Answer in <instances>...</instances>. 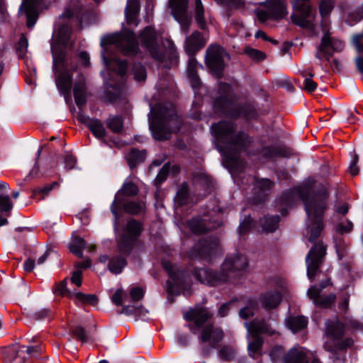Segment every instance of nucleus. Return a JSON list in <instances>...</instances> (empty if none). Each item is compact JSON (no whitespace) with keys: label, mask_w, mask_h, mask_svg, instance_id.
Instances as JSON below:
<instances>
[{"label":"nucleus","mask_w":363,"mask_h":363,"mask_svg":"<svg viewBox=\"0 0 363 363\" xmlns=\"http://www.w3.org/2000/svg\"><path fill=\"white\" fill-rule=\"evenodd\" d=\"M313 192L309 184H304L298 188L291 189L284 192L281 196V201L284 205L291 206L296 198L301 199L305 205V210L311 222L308 225L310 235L308 240L313 242L320 235L323 229V218L328 208L329 193L325 186Z\"/></svg>","instance_id":"nucleus-1"},{"label":"nucleus","mask_w":363,"mask_h":363,"mask_svg":"<svg viewBox=\"0 0 363 363\" xmlns=\"http://www.w3.org/2000/svg\"><path fill=\"white\" fill-rule=\"evenodd\" d=\"M211 130L216 147L223 155L226 165L236 171L242 170L244 163L240 158V152L250 145V138L245 132L238 130L230 121H220L212 125Z\"/></svg>","instance_id":"nucleus-2"},{"label":"nucleus","mask_w":363,"mask_h":363,"mask_svg":"<svg viewBox=\"0 0 363 363\" xmlns=\"http://www.w3.org/2000/svg\"><path fill=\"white\" fill-rule=\"evenodd\" d=\"M211 317V313L205 308H192L184 315L186 320L193 321L192 324L189 325L190 331L195 335L199 331V340L201 343L215 347L223 338L224 333L221 328L212 324L204 325Z\"/></svg>","instance_id":"nucleus-3"},{"label":"nucleus","mask_w":363,"mask_h":363,"mask_svg":"<svg viewBox=\"0 0 363 363\" xmlns=\"http://www.w3.org/2000/svg\"><path fill=\"white\" fill-rule=\"evenodd\" d=\"M181 118L172 104L160 106L150 123L152 134L156 140H167L172 133L179 130Z\"/></svg>","instance_id":"nucleus-4"},{"label":"nucleus","mask_w":363,"mask_h":363,"mask_svg":"<svg viewBox=\"0 0 363 363\" xmlns=\"http://www.w3.org/2000/svg\"><path fill=\"white\" fill-rule=\"evenodd\" d=\"M219 96L214 101V108L231 118L244 116L246 118H253L257 116V111L254 105L245 104L242 106H235L232 103L231 88L224 82L218 86Z\"/></svg>","instance_id":"nucleus-5"},{"label":"nucleus","mask_w":363,"mask_h":363,"mask_svg":"<svg viewBox=\"0 0 363 363\" xmlns=\"http://www.w3.org/2000/svg\"><path fill=\"white\" fill-rule=\"evenodd\" d=\"M140 39L150 56L157 61H164L174 56L176 48L173 42L165 39L160 43L158 35L152 26H147L140 32Z\"/></svg>","instance_id":"nucleus-6"},{"label":"nucleus","mask_w":363,"mask_h":363,"mask_svg":"<svg viewBox=\"0 0 363 363\" xmlns=\"http://www.w3.org/2000/svg\"><path fill=\"white\" fill-rule=\"evenodd\" d=\"M53 66L58 72L56 77V85L63 94H67L72 86V73L69 72L65 55L52 45Z\"/></svg>","instance_id":"nucleus-7"},{"label":"nucleus","mask_w":363,"mask_h":363,"mask_svg":"<svg viewBox=\"0 0 363 363\" xmlns=\"http://www.w3.org/2000/svg\"><path fill=\"white\" fill-rule=\"evenodd\" d=\"M310 0H294L291 2L294 13L291 16L296 25L306 29H313L315 10L308 4Z\"/></svg>","instance_id":"nucleus-8"},{"label":"nucleus","mask_w":363,"mask_h":363,"mask_svg":"<svg viewBox=\"0 0 363 363\" xmlns=\"http://www.w3.org/2000/svg\"><path fill=\"white\" fill-rule=\"evenodd\" d=\"M247 331L250 333L252 340L248 344L250 354L253 356L257 352L263 343V339L259 335L260 333H266L270 335L276 333V330L267 325L264 320H253L251 323H245Z\"/></svg>","instance_id":"nucleus-9"},{"label":"nucleus","mask_w":363,"mask_h":363,"mask_svg":"<svg viewBox=\"0 0 363 363\" xmlns=\"http://www.w3.org/2000/svg\"><path fill=\"white\" fill-rule=\"evenodd\" d=\"M225 58L229 59V55L222 47L218 45H211L206 49V65L217 77H220L224 70Z\"/></svg>","instance_id":"nucleus-10"},{"label":"nucleus","mask_w":363,"mask_h":363,"mask_svg":"<svg viewBox=\"0 0 363 363\" xmlns=\"http://www.w3.org/2000/svg\"><path fill=\"white\" fill-rule=\"evenodd\" d=\"M101 45L104 44H117L124 55H135L138 50L135 35L133 32L126 31L123 35H112L101 40Z\"/></svg>","instance_id":"nucleus-11"},{"label":"nucleus","mask_w":363,"mask_h":363,"mask_svg":"<svg viewBox=\"0 0 363 363\" xmlns=\"http://www.w3.org/2000/svg\"><path fill=\"white\" fill-rule=\"evenodd\" d=\"M326 255V247L320 241L314 243L306 257L308 277L313 281Z\"/></svg>","instance_id":"nucleus-12"},{"label":"nucleus","mask_w":363,"mask_h":363,"mask_svg":"<svg viewBox=\"0 0 363 363\" xmlns=\"http://www.w3.org/2000/svg\"><path fill=\"white\" fill-rule=\"evenodd\" d=\"M72 16V13L67 10L60 16L58 21L56 23L57 30L55 31V39L51 45L52 51V45H55L58 53L62 51L65 55L64 48L70 40L72 28L67 23H64V19H69Z\"/></svg>","instance_id":"nucleus-13"},{"label":"nucleus","mask_w":363,"mask_h":363,"mask_svg":"<svg viewBox=\"0 0 363 363\" xmlns=\"http://www.w3.org/2000/svg\"><path fill=\"white\" fill-rule=\"evenodd\" d=\"M247 266V259L245 255L233 254L228 255L223 263L220 271L228 276V281L238 277Z\"/></svg>","instance_id":"nucleus-14"},{"label":"nucleus","mask_w":363,"mask_h":363,"mask_svg":"<svg viewBox=\"0 0 363 363\" xmlns=\"http://www.w3.org/2000/svg\"><path fill=\"white\" fill-rule=\"evenodd\" d=\"M266 8L267 10H259L257 13L261 22H264L270 18H282L288 14L286 5L281 0H267Z\"/></svg>","instance_id":"nucleus-15"},{"label":"nucleus","mask_w":363,"mask_h":363,"mask_svg":"<svg viewBox=\"0 0 363 363\" xmlns=\"http://www.w3.org/2000/svg\"><path fill=\"white\" fill-rule=\"evenodd\" d=\"M174 18L181 25L183 31L187 33L191 19L186 13L189 0H169Z\"/></svg>","instance_id":"nucleus-16"},{"label":"nucleus","mask_w":363,"mask_h":363,"mask_svg":"<svg viewBox=\"0 0 363 363\" xmlns=\"http://www.w3.org/2000/svg\"><path fill=\"white\" fill-rule=\"evenodd\" d=\"M194 276L200 282L213 286L228 281V276L220 270L213 272L208 269L201 268L195 270Z\"/></svg>","instance_id":"nucleus-17"},{"label":"nucleus","mask_w":363,"mask_h":363,"mask_svg":"<svg viewBox=\"0 0 363 363\" xmlns=\"http://www.w3.org/2000/svg\"><path fill=\"white\" fill-rule=\"evenodd\" d=\"M207 43L206 37L200 32L195 30L186 36L184 50L188 55H195L196 53L205 47Z\"/></svg>","instance_id":"nucleus-18"},{"label":"nucleus","mask_w":363,"mask_h":363,"mask_svg":"<svg viewBox=\"0 0 363 363\" xmlns=\"http://www.w3.org/2000/svg\"><path fill=\"white\" fill-rule=\"evenodd\" d=\"M220 225V222L211 221L207 216L193 218L189 221V226L194 234H201Z\"/></svg>","instance_id":"nucleus-19"},{"label":"nucleus","mask_w":363,"mask_h":363,"mask_svg":"<svg viewBox=\"0 0 363 363\" xmlns=\"http://www.w3.org/2000/svg\"><path fill=\"white\" fill-rule=\"evenodd\" d=\"M307 294L309 298L313 301L315 305L323 308H328L331 306L336 298V296L334 294L322 296L320 295V289L316 286H311L308 290Z\"/></svg>","instance_id":"nucleus-20"},{"label":"nucleus","mask_w":363,"mask_h":363,"mask_svg":"<svg viewBox=\"0 0 363 363\" xmlns=\"http://www.w3.org/2000/svg\"><path fill=\"white\" fill-rule=\"evenodd\" d=\"M199 255L204 258L211 257L219 250V240L216 238H209L202 240L196 247Z\"/></svg>","instance_id":"nucleus-21"},{"label":"nucleus","mask_w":363,"mask_h":363,"mask_svg":"<svg viewBox=\"0 0 363 363\" xmlns=\"http://www.w3.org/2000/svg\"><path fill=\"white\" fill-rule=\"evenodd\" d=\"M42 0H24L21 9H24L27 18V26L32 28L38 18V9Z\"/></svg>","instance_id":"nucleus-22"},{"label":"nucleus","mask_w":363,"mask_h":363,"mask_svg":"<svg viewBox=\"0 0 363 363\" xmlns=\"http://www.w3.org/2000/svg\"><path fill=\"white\" fill-rule=\"evenodd\" d=\"M286 363H321L318 359L309 360L302 347H294L289 350Z\"/></svg>","instance_id":"nucleus-23"},{"label":"nucleus","mask_w":363,"mask_h":363,"mask_svg":"<svg viewBox=\"0 0 363 363\" xmlns=\"http://www.w3.org/2000/svg\"><path fill=\"white\" fill-rule=\"evenodd\" d=\"M325 334L333 342L340 340L344 335V325L338 320H328L325 323Z\"/></svg>","instance_id":"nucleus-24"},{"label":"nucleus","mask_w":363,"mask_h":363,"mask_svg":"<svg viewBox=\"0 0 363 363\" xmlns=\"http://www.w3.org/2000/svg\"><path fill=\"white\" fill-rule=\"evenodd\" d=\"M189 62L187 66V77L191 86L194 89L197 88L200 85V79L197 74V69L199 67H202L196 61L194 55H189Z\"/></svg>","instance_id":"nucleus-25"},{"label":"nucleus","mask_w":363,"mask_h":363,"mask_svg":"<svg viewBox=\"0 0 363 363\" xmlns=\"http://www.w3.org/2000/svg\"><path fill=\"white\" fill-rule=\"evenodd\" d=\"M74 96L76 104L79 108L86 102V91L85 79L84 77H79L74 86Z\"/></svg>","instance_id":"nucleus-26"},{"label":"nucleus","mask_w":363,"mask_h":363,"mask_svg":"<svg viewBox=\"0 0 363 363\" xmlns=\"http://www.w3.org/2000/svg\"><path fill=\"white\" fill-rule=\"evenodd\" d=\"M139 0H128L127 6L125 10V13L127 22L129 25H138V15L139 13Z\"/></svg>","instance_id":"nucleus-27"},{"label":"nucleus","mask_w":363,"mask_h":363,"mask_svg":"<svg viewBox=\"0 0 363 363\" xmlns=\"http://www.w3.org/2000/svg\"><path fill=\"white\" fill-rule=\"evenodd\" d=\"M281 295L279 292L269 291L262 294L259 298V302L262 307L271 309L277 307L281 303Z\"/></svg>","instance_id":"nucleus-28"},{"label":"nucleus","mask_w":363,"mask_h":363,"mask_svg":"<svg viewBox=\"0 0 363 363\" xmlns=\"http://www.w3.org/2000/svg\"><path fill=\"white\" fill-rule=\"evenodd\" d=\"M274 186L272 181L268 179H257L255 182V194H257V201L259 202L264 199L265 196L270 191Z\"/></svg>","instance_id":"nucleus-29"},{"label":"nucleus","mask_w":363,"mask_h":363,"mask_svg":"<svg viewBox=\"0 0 363 363\" xmlns=\"http://www.w3.org/2000/svg\"><path fill=\"white\" fill-rule=\"evenodd\" d=\"M142 230L143 225L141 223L135 219H130L124 227L123 234L138 240L142 233Z\"/></svg>","instance_id":"nucleus-30"},{"label":"nucleus","mask_w":363,"mask_h":363,"mask_svg":"<svg viewBox=\"0 0 363 363\" xmlns=\"http://www.w3.org/2000/svg\"><path fill=\"white\" fill-rule=\"evenodd\" d=\"M138 240L123 234L118 242V247L121 252L125 255L130 254Z\"/></svg>","instance_id":"nucleus-31"},{"label":"nucleus","mask_w":363,"mask_h":363,"mask_svg":"<svg viewBox=\"0 0 363 363\" xmlns=\"http://www.w3.org/2000/svg\"><path fill=\"white\" fill-rule=\"evenodd\" d=\"M334 48V43L329 37V35L326 33L322 38L321 43L318 46V51L315 54V57L319 60H322L323 55H328L327 59L328 60L329 57L332 55L329 52V48Z\"/></svg>","instance_id":"nucleus-32"},{"label":"nucleus","mask_w":363,"mask_h":363,"mask_svg":"<svg viewBox=\"0 0 363 363\" xmlns=\"http://www.w3.org/2000/svg\"><path fill=\"white\" fill-rule=\"evenodd\" d=\"M307 319L303 316H291L286 319V325L294 333H296L306 327Z\"/></svg>","instance_id":"nucleus-33"},{"label":"nucleus","mask_w":363,"mask_h":363,"mask_svg":"<svg viewBox=\"0 0 363 363\" xmlns=\"http://www.w3.org/2000/svg\"><path fill=\"white\" fill-rule=\"evenodd\" d=\"M102 57L108 68L114 69L121 76L125 74L127 70V62L125 61L114 59L108 62L104 53H102Z\"/></svg>","instance_id":"nucleus-34"},{"label":"nucleus","mask_w":363,"mask_h":363,"mask_svg":"<svg viewBox=\"0 0 363 363\" xmlns=\"http://www.w3.org/2000/svg\"><path fill=\"white\" fill-rule=\"evenodd\" d=\"M279 221V216H265L260 220V225L264 231L272 233L277 228Z\"/></svg>","instance_id":"nucleus-35"},{"label":"nucleus","mask_w":363,"mask_h":363,"mask_svg":"<svg viewBox=\"0 0 363 363\" xmlns=\"http://www.w3.org/2000/svg\"><path fill=\"white\" fill-rule=\"evenodd\" d=\"M126 265L125 259L121 256L118 255L113 257L109 262L108 265V269L115 274H120L124 267Z\"/></svg>","instance_id":"nucleus-36"},{"label":"nucleus","mask_w":363,"mask_h":363,"mask_svg":"<svg viewBox=\"0 0 363 363\" xmlns=\"http://www.w3.org/2000/svg\"><path fill=\"white\" fill-rule=\"evenodd\" d=\"M353 340L352 338H346L342 342L336 341V342H326L324 344V348L330 352H335L338 350H343L346 347H349L353 345Z\"/></svg>","instance_id":"nucleus-37"},{"label":"nucleus","mask_w":363,"mask_h":363,"mask_svg":"<svg viewBox=\"0 0 363 363\" xmlns=\"http://www.w3.org/2000/svg\"><path fill=\"white\" fill-rule=\"evenodd\" d=\"M195 20L201 29H206V23L204 18V7L201 0H195Z\"/></svg>","instance_id":"nucleus-38"},{"label":"nucleus","mask_w":363,"mask_h":363,"mask_svg":"<svg viewBox=\"0 0 363 363\" xmlns=\"http://www.w3.org/2000/svg\"><path fill=\"white\" fill-rule=\"evenodd\" d=\"M301 76L304 78L303 88L308 92H313L317 88V84L313 80L314 74L311 71L303 70L301 72Z\"/></svg>","instance_id":"nucleus-39"},{"label":"nucleus","mask_w":363,"mask_h":363,"mask_svg":"<svg viewBox=\"0 0 363 363\" xmlns=\"http://www.w3.org/2000/svg\"><path fill=\"white\" fill-rule=\"evenodd\" d=\"M189 190L186 184H183L174 197V202L177 206H182L188 203Z\"/></svg>","instance_id":"nucleus-40"},{"label":"nucleus","mask_w":363,"mask_h":363,"mask_svg":"<svg viewBox=\"0 0 363 363\" xmlns=\"http://www.w3.org/2000/svg\"><path fill=\"white\" fill-rule=\"evenodd\" d=\"M263 155L269 158L275 157H285L287 155L286 150L283 147H267L263 150Z\"/></svg>","instance_id":"nucleus-41"},{"label":"nucleus","mask_w":363,"mask_h":363,"mask_svg":"<svg viewBox=\"0 0 363 363\" xmlns=\"http://www.w3.org/2000/svg\"><path fill=\"white\" fill-rule=\"evenodd\" d=\"M288 354L289 351L287 353H285L284 348L281 346H275L270 352V357L272 361L275 363L278 362L286 363L285 362Z\"/></svg>","instance_id":"nucleus-42"},{"label":"nucleus","mask_w":363,"mask_h":363,"mask_svg":"<svg viewBox=\"0 0 363 363\" xmlns=\"http://www.w3.org/2000/svg\"><path fill=\"white\" fill-rule=\"evenodd\" d=\"M88 128L98 138H102L106 135V129L102 123L98 119H94Z\"/></svg>","instance_id":"nucleus-43"},{"label":"nucleus","mask_w":363,"mask_h":363,"mask_svg":"<svg viewBox=\"0 0 363 363\" xmlns=\"http://www.w3.org/2000/svg\"><path fill=\"white\" fill-rule=\"evenodd\" d=\"M108 127L114 133H120L123 129V121L121 116H109L106 120Z\"/></svg>","instance_id":"nucleus-44"},{"label":"nucleus","mask_w":363,"mask_h":363,"mask_svg":"<svg viewBox=\"0 0 363 363\" xmlns=\"http://www.w3.org/2000/svg\"><path fill=\"white\" fill-rule=\"evenodd\" d=\"M145 157V152L139 151L135 149H133L128 154L127 159L130 167L135 166L138 163L142 162Z\"/></svg>","instance_id":"nucleus-45"},{"label":"nucleus","mask_w":363,"mask_h":363,"mask_svg":"<svg viewBox=\"0 0 363 363\" xmlns=\"http://www.w3.org/2000/svg\"><path fill=\"white\" fill-rule=\"evenodd\" d=\"M75 298L82 303H87L94 306L98 302V298L94 294H85L82 292H77L74 294Z\"/></svg>","instance_id":"nucleus-46"},{"label":"nucleus","mask_w":363,"mask_h":363,"mask_svg":"<svg viewBox=\"0 0 363 363\" xmlns=\"http://www.w3.org/2000/svg\"><path fill=\"white\" fill-rule=\"evenodd\" d=\"M132 73L134 79L138 82H143L146 79V70L141 63H135L133 65Z\"/></svg>","instance_id":"nucleus-47"},{"label":"nucleus","mask_w":363,"mask_h":363,"mask_svg":"<svg viewBox=\"0 0 363 363\" xmlns=\"http://www.w3.org/2000/svg\"><path fill=\"white\" fill-rule=\"evenodd\" d=\"M125 212L130 214H138L143 211L144 203L140 202L130 201L124 205Z\"/></svg>","instance_id":"nucleus-48"},{"label":"nucleus","mask_w":363,"mask_h":363,"mask_svg":"<svg viewBox=\"0 0 363 363\" xmlns=\"http://www.w3.org/2000/svg\"><path fill=\"white\" fill-rule=\"evenodd\" d=\"M218 355L221 360L230 362L234 359L235 356V352L233 348L229 346H223L219 350Z\"/></svg>","instance_id":"nucleus-49"},{"label":"nucleus","mask_w":363,"mask_h":363,"mask_svg":"<svg viewBox=\"0 0 363 363\" xmlns=\"http://www.w3.org/2000/svg\"><path fill=\"white\" fill-rule=\"evenodd\" d=\"M58 186V183L57 182H54L50 184H48L44 187H37L33 189V194L35 196L40 194L41 195V199H44L46 196L55 187Z\"/></svg>","instance_id":"nucleus-50"},{"label":"nucleus","mask_w":363,"mask_h":363,"mask_svg":"<svg viewBox=\"0 0 363 363\" xmlns=\"http://www.w3.org/2000/svg\"><path fill=\"white\" fill-rule=\"evenodd\" d=\"M28 43L24 35H21L17 46L16 53L19 57H24L28 50Z\"/></svg>","instance_id":"nucleus-51"},{"label":"nucleus","mask_w":363,"mask_h":363,"mask_svg":"<svg viewBox=\"0 0 363 363\" xmlns=\"http://www.w3.org/2000/svg\"><path fill=\"white\" fill-rule=\"evenodd\" d=\"M333 0H321L319 4V11L322 17L328 16L333 9Z\"/></svg>","instance_id":"nucleus-52"},{"label":"nucleus","mask_w":363,"mask_h":363,"mask_svg":"<svg viewBox=\"0 0 363 363\" xmlns=\"http://www.w3.org/2000/svg\"><path fill=\"white\" fill-rule=\"evenodd\" d=\"M334 242L338 257L342 259L346 255L347 244L341 238H335Z\"/></svg>","instance_id":"nucleus-53"},{"label":"nucleus","mask_w":363,"mask_h":363,"mask_svg":"<svg viewBox=\"0 0 363 363\" xmlns=\"http://www.w3.org/2000/svg\"><path fill=\"white\" fill-rule=\"evenodd\" d=\"M13 208V203L9 196L0 194V210L1 212H9Z\"/></svg>","instance_id":"nucleus-54"},{"label":"nucleus","mask_w":363,"mask_h":363,"mask_svg":"<svg viewBox=\"0 0 363 363\" xmlns=\"http://www.w3.org/2000/svg\"><path fill=\"white\" fill-rule=\"evenodd\" d=\"M55 292L61 295L69 296L70 298L74 296L75 293H72L69 290L67 289V279H65L62 281L55 288Z\"/></svg>","instance_id":"nucleus-55"},{"label":"nucleus","mask_w":363,"mask_h":363,"mask_svg":"<svg viewBox=\"0 0 363 363\" xmlns=\"http://www.w3.org/2000/svg\"><path fill=\"white\" fill-rule=\"evenodd\" d=\"M245 53L251 59L257 61L263 60L266 57L264 52L254 48H247Z\"/></svg>","instance_id":"nucleus-56"},{"label":"nucleus","mask_w":363,"mask_h":363,"mask_svg":"<svg viewBox=\"0 0 363 363\" xmlns=\"http://www.w3.org/2000/svg\"><path fill=\"white\" fill-rule=\"evenodd\" d=\"M86 247V242L85 240L80 238V237H76L73 242L71 243L69 246V250L73 251L74 250H84Z\"/></svg>","instance_id":"nucleus-57"},{"label":"nucleus","mask_w":363,"mask_h":363,"mask_svg":"<svg viewBox=\"0 0 363 363\" xmlns=\"http://www.w3.org/2000/svg\"><path fill=\"white\" fill-rule=\"evenodd\" d=\"M252 226V218L250 216H246L240 223L239 231L240 234H243L248 231Z\"/></svg>","instance_id":"nucleus-58"},{"label":"nucleus","mask_w":363,"mask_h":363,"mask_svg":"<svg viewBox=\"0 0 363 363\" xmlns=\"http://www.w3.org/2000/svg\"><path fill=\"white\" fill-rule=\"evenodd\" d=\"M123 191L124 194L128 196H134L138 194V189L135 184L132 182H128L124 184L123 186Z\"/></svg>","instance_id":"nucleus-59"},{"label":"nucleus","mask_w":363,"mask_h":363,"mask_svg":"<svg viewBox=\"0 0 363 363\" xmlns=\"http://www.w3.org/2000/svg\"><path fill=\"white\" fill-rule=\"evenodd\" d=\"M130 296L133 301H140L144 296V291L138 286L133 287L130 291Z\"/></svg>","instance_id":"nucleus-60"},{"label":"nucleus","mask_w":363,"mask_h":363,"mask_svg":"<svg viewBox=\"0 0 363 363\" xmlns=\"http://www.w3.org/2000/svg\"><path fill=\"white\" fill-rule=\"evenodd\" d=\"M72 333L82 342H84L87 340V336L86 335L85 330L84 328L81 326H76L72 328Z\"/></svg>","instance_id":"nucleus-61"},{"label":"nucleus","mask_w":363,"mask_h":363,"mask_svg":"<svg viewBox=\"0 0 363 363\" xmlns=\"http://www.w3.org/2000/svg\"><path fill=\"white\" fill-rule=\"evenodd\" d=\"M169 166L166 164L162 167L155 179L157 184H161L162 182H163L166 179L167 176L169 174Z\"/></svg>","instance_id":"nucleus-62"},{"label":"nucleus","mask_w":363,"mask_h":363,"mask_svg":"<svg viewBox=\"0 0 363 363\" xmlns=\"http://www.w3.org/2000/svg\"><path fill=\"white\" fill-rule=\"evenodd\" d=\"M353 228V224L351 221L347 220L345 223H339L337 225L335 230L337 232L343 234L350 233Z\"/></svg>","instance_id":"nucleus-63"},{"label":"nucleus","mask_w":363,"mask_h":363,"mask_svg":"<svg viewBox=\"0 0 363 363\" xmlns=\"http://www.w3.org/2000/svg\"><path fill=\"white\" fill-rule=\"evenodd\" d=\"M77 160L71 155L67 154L64 159L65 167L67 169H74L76 165Z\"/></svg>","instance_id":"nucleus-64"}]
</instances>
